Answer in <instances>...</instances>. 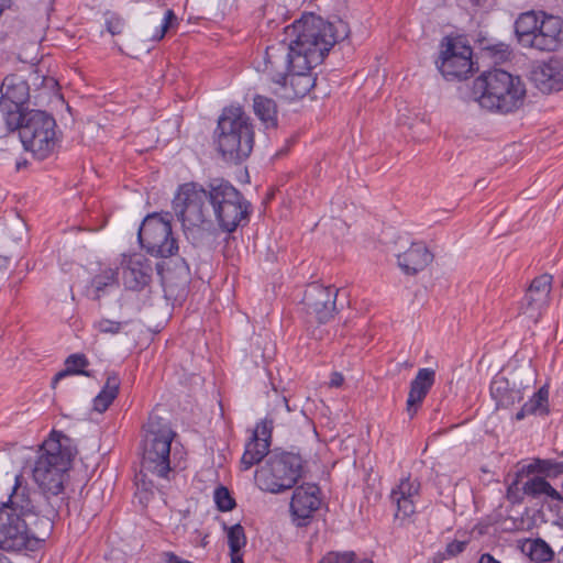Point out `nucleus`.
Wrapping results in <instances>:
<instances>
[{
    "mask_svg": "<svg viewBox=\"0 0 563 563\" xmlns=\"http://www.w3.org/2000/svg\"><path fill=\"white\" fill-rule=\"evenodd\" d=\"M114 400L113 395L100 391L93 399V409L98 412L106 411Z\"/></svg>",
    "mask_w": 563,
    "mask_h": 563,
    "instance_id": "a19ab883",
    "label": "nucleus"
},
{
    "mask_svg": "<svg viewBox=\"0 0 563 563\" xmlns=\"http://www.w3.org/2000/svg\"><path fill=\"white\" fill-rule=\"evenodd\" d=\"M26 519H22L18 507L10 503L0 505V549L8 552L26 550Z\"/></svg>",
    "mask_w": 563,
    "mask_h": 563,
    "instance_id": "ddd939ff",
    "label": "nucleus"
},
{
    "mask_svg": "<svg viewBox=\"0 0 563 563\" xmlns=\"http://www.w3.org/2000/svg\"><path fill=\"white\" fill-rule=\"evenodd\" d=\"M119 378L117 376L108 377L106 386L102 388V393H107V395H113V398L115 399L118 391H119Z\"/></svg>",
    "mask_w": 563,
    "mask_h": 563,
    "instance_id": "79ce46f5",
    "label": "nucleus"
},
{
    "mask_svg": "<svg viewBox=\"0 0 563 563\" xmlns=\"http://www.w3.org/2000/svg\"><path fill=\"white\" fill-rule=\"evenodd\" d=\"M274 422L272 419L265 418L256 423L255 429L252 431V438L263 443L272 442Z\"/></svg>",
    "mask_w": 563,
    "mask_h": 563,
    "instance_id": "e433bc0d",
    "label": "nucleus"
},
{
    "mask_svg": "<svg viewBox=\"0 0 563 563\" xmlns=\"http://www.w3.org/2000/svg\"><path fill=\"white\" fill-rule=\"evenodd\" d=\"M228 544L230 548V554H241L242 548L246 545L245 531L240 523H235L229 528Z\"/></svg>",
    "mask_w": 563,
    "mask_h": 563,
    "instance_id": "f704fd0d",
    "label": "nucleus"
},
{
    "mask_svg": "<svg viewBox=\"0 0 563 563\" xmlns=\"http://www.w3.org/2000/svg\"><path fill=\"white\" fill-rule=\"evenodd\" d=\"M521 551L536 563H547L554 558L553 550L541 538L527 539L521 545Z\"/></svg>",
    "mask_w": 563,
    "mask_h": 563,
    "instance_id": "2f4dec72",
    "label": "nucleus"
},
{
    "mask_svg": "<svg viewBox=\"0 0 563 563\" xmlns=\"http://www.w3.org/2000/svg\"><path fill=\"white\" fill-rule=\"evenodd\" d=\"M320 488L316 484H302L294 490L290 500L292 520L298 527L307 526L320 507Z\"/></svg>",
    "mask_w": 563,
    "mask_h": 563,
    "instance_id": "f3484780",
    "label": "nucleus"
},
{
    "mask_svg": "<svg viewBox=\"0 0 563 563\" xmlns=\"http://www.w3.org/2000/svg\"><path fill=\"white\" fill-rule=\"evenodd\" d=\"M104 18L106 30L111 35L114 36L123 33L125 21L121 15L114 12H106Z\"/></svg>",
    "mask_w": 563,
    "mask_h": 563,
    "instance_id": "58836bf2",
    "label": "nucleus"
},
{
    "mask_svg": "<svg viewBox=\"0 0 563 563\" xmlns=\"http://www.w3.org/2000/svg\"><path fill=\"white\" fill-rule=\"evenodd\" d=\"M206 201H209L208 187L203 188L196 183L181 185L173 200L174 211L181 221L184 232L194 244L201 243L212 227Z\"/></svg>",
    "mask_w": 563,
    "mask_h": 563,
    "instance_id": "0eeeda50",
    "label": "nucleus"
},
{
    "mask_svg": "<svg viewBox=\"0 0 563 563\" xmlns=\"http://www.w3.org/2000/svg\"><path fill=\"white\" fill-rule=\"evenodd\" d=\"M303 475V459L297 452L274 449L255 472L257 486L271 494H280L296 486Z\"/></svg>",
    "mask_w": 563,
    "mask_h": 563,
    "instance_id": "6e6552de",
    "label": "nucleus"
},
{
    "mask_svg": "<svg viewBox=\"0 0 563 563\" xmlns=\"http://www.w3.org/2000/svg\"><path fill=\"white\" fill-rule=\"evenodd\" d=\"M269 452V443H263L253 439L252 437L245 443L244 453L240 461V468L242 471H247L254 465L260 464L263 460L268 457Z\"/></svg>",
    "mask_w": 563,
    "mask_h": 563,
    "instance_id": "c85d7f7f",
    "label": "nucleus"
},
{
    "mask_svg": "<svg viewBox=\"0 0 563 563\" xmlns=\"http://www.w3.org/2000/svg\"><path fill=\"white\" fill-rule=\"evenodd\" d=\"M118 272L112 268H107L93 276L90 280L89 289H91V298L99 300L108 289L118 287Z\"/></svg>",
    "mask_w": 563,
    "mask_h": 563,
    "instance_id": "473e14b6",
    "label": "nucleus"
},
{
    "mask_svg": "<svg viewBox=\"0 0 563 563\" xmlns=\"http://www.w3.org/2000/svg\"><path fill=\"white\" fill-rule=\"evenodd\" d=\"M179 20L174 10L157 0L146 12L142 21V35L151 42L162 41L166 34L176 31Z\"/></svg>",
    "mask_w": 563,
    "mask_h": 563,
    "instance_id": "dca6fc26",
    "label": "nucleus"
},
{
    "mask_svg": "<svg viewBox=\"0 0 563 563\" xmlns=\"http://www.w3.org/2000/svg\"><path fill=\"white\" fill-rule=\"evenodd\" d=\"M478 563H500L490 553H483L478 560Z\"/></svg>",
    "mask_w": 563,
    "mask_h": 563,
    "instance_id": "49530a36",
    "label": "nucleus"
},
{
    "mask_svg": "<svg viewBox=\"0 0 563 563\" xmlns=\"http://www.w3.org/2000/svg\"><path fill=\"white\" fill-rule=\"evenodd\" d=\"M473 95L482 108L506 114L523 104L526 88L520 77L496 68L474 80Z\"/></svg>",
    "mask_w": 563,
    "mask_h": 563,
    "instance_id": "7ed1b4c3",
    "label": "nucleus"
},
{
    "mask_svg": "<svg viewBox=\"0 0 563 563\" xmlns=\"http://www.w3.org/2000/svg\"><path fill=\"white\" fill-rule=\"evenodd\" d=\"M475 4H478V1L477 0H473Z\"/></svg>",
    "mask_w": 563,
    "mask_h": 563,
    "instance_id": "4d7b16f0",
    "label": "nucleus"
},
{
    "mask_svg": "<svg viewBox=\"0 0 563 563\" xmlns=\"http://www.w3.org/2000/svg\"><path fill=\"white\" fill-rule=\"evenodd\" d=\"M128 323L129 321H114L101 318L93 323V328L100 333L115 335L119 334Z\"/></svg>",
    "mask_w": 563,
    "mask_h": 563,
    "instance_id": "c9c22d12",
    "label": "nucleus"
},
{
    "mask_svg": "<svg viewBox=\"0 0 563 563\" xmlns=\"http://www.w3.org/2000/svg\"><path fill=\"white\" fill-rule=\"evenodd\" d=\"M466 548V542L464 541H452L446 545V553L450 556H455L462 553Z\"/></svg>",
    "mask_w": 563,
    "mask_h": 563,
    "instance_id": "37998d69",
    "label": "nucleus"
},
{
    "mask_svg": "<svg viewBox=\"0 0 563 563\" xmlns=\"http://www.w3.org/2000/svg\"><path fill=\"white\" fill-rule=\"evenodd\" d=\"M231 563H243L242 554H230Z\"/></svg>",
    "mask_w": 563,
    "mask_h": 563,
    "instance_id": "09e8293b",
    "label": "nucleus"
},
{
    "mask_svg": "<svg viewBox=\"0 0 563 563\" xmlns=\"http://www.w3.org/2000/svg\"><path fill=\"white\" fill-rule=\"evenodd\" d=\"M563 553V548L561 549V551L559 552V554H562Z\"/></svg>",
    "mask_w": 563,
    "mask_h": 563,
    "instance_id": "13d9d810",
    "label": "nucleus"
},
{
    "mask_svg": "<svg viewBox=\"0 0 563 563\" xmlns=\"http://www.w3.org/2000/svg\"><path fill=\"white\" fill-rule=\"evenodd\" d=\"M420 483L411 479L409 476L402 478L400 483L390 493L391 501L397 506L395 518L397 520H406L415 514L416 507L413 497L419 494Z\"/></svg>",
    "mask_w": 563,
    "mask_h": 563,
    "instance_id": "412c9836",
    "label": "nucleus"
},
{
    "mask_svg": "<svg viewBox=\"0 0 563 563\" xmlns=\"http://www.w3.org/2000/svg\"><path fill=\"white\" fill-rule=\"evenodd\" d=\"M0 111L7 124L23 115V106L30 98V87L26 80L18 75L7 76L0 87Z\"/></svg>",
    "mask_w": 563,
    "mask_h": 563,
    "instance_id": "2eb2a0df",
    "label": "nucleus"
},
{
    "mask_svg": "<svg viewBox=\"0 0 563 563\" xmlns=\"http://www.w3.org/2000/svg\"><path fill=\"white\" fill-rule=\"evenodd\" d=\"M360 563H373V561H372V560H368V559H364V560H362Z\"/></svg>",
    "mask_w": 563,
    "mask_h": 563,
    "instance_id": "5fc2aeb1",
    "label": "nucleus"
},
{
    "mask_svg": "<svg viewBox=\"0 0 563 563\" xmlns=\"http://www.w3.org/2000/svg\"><path fill=\"white\" fill-rule=\"evenodd\" d=\"M433 261V254L423 242H413L397 255V264L406 275H416Z\"/></svg>",
    "mask_w": 563,
    "mask_h": 563,
    "instance_id": "b1692460",
    "label": "nucleus"
},
{
    "mask_svg": "<svg viewBox=\"0 0 563 563\" xmlns=\"http://www.w3.org/2000/svg\"><path fill=\"white\" fill-rule=\"evenodd\" d=\"M285 404H286L287 409L290 410L289 406H288V400L287 399H285Z\"/></svg>",
    "mask_w": 563,
    "mask_h": 563,
    "instance_id": "6e6d98bb",
    "label": "nucleus"
},
{
    "mask_svg": "<svg viewBox=\"0 0 563 563\" xmlns=\"http://www.w3.org/2000/svg\"><path fill=\"white\" fill-rule=\"evenodd\" d=\"M435 382V371L432 368H420L416 377L410 383V389L407 398L406 411L410 419H412L419 408L421 407L424 398L432 388Z\"/></svg>",
    "mask_w": 563,
    "mask_h": 563,
    "instance_id": "4be33fe9",
    "label": "nucleus"
},
{
    "mask_svg": "<svg viewBox=\"0 0 563 563\" xmlns=\"http://www.w3.org/2000/svg\"><path fill=\"white\" fill-rule=\"evenodd\" d=\"M542 11H527L521 13L515 22V33L522 47L533 48L539 25L541 24Z\"/></svg>",
    "mask_w": 563,
    "mask_h": 563,
    "instance_id": "cd10ccee",
    "label": "nucleus"
},
{
    "mask_svg": "<svg viewBox=\"0 0 563 563\" xmlns=\"http://www.w3.org/2000/svg\"><path fill=\"white\" fill-rule=\"evenodd\" d=\"M531 474H540L544 478H556L563 474V461H555L552 459H533L528 465H523L515 476V479L509 484L508 492L511 494L515 488L518 489V484L523 476Z\"/></svg>",
    "mask_w": 563,
    "mask_h": 563,
    "instance_id": "393cba45",
    "label": "nucleus"
},
{
    "mask_svg": "<svg viewBox=\"0 0 563 563\" xmlns=\"http://www.w3.org/2000/svg\"><path fill=\"white\" fill-rule=\"evenodd\" d=\"M254 137L253 121L241 107L223 109L214 131V143L225 162L240 164L249 158Z\"/></svg>",
    "mask_w": 563,
    "mask_h": 563,
    "instance_id": "39448f33",
    "label": "nucleus"
},
{
    "mask_svg": "<svg viewBox=\"0 0 563 563\" xmlns=\"http://www.w3.org/2000/svg\"><path fill=\"white\" fill-rule=\"evenodd\" d=\"M553 277L549 274H542L536 277L521 301V311L530 319L537 321L541 314V310L549 303L552 289Z\"/></svg>",
    "mask_w": 563,
    "mask_h": 563,
    "instance_id": "a211bd4d",
    "label": "nucleus"
},
{
    "mask_svg": "<svg viewBox=\"0 0 563 563\" xmlns=\"http://www.w3.org/2000/svg\"><path fill=\"white\" fill-rule=\"evenodd\" d=\"M533 475L534 476L532 477H529V475L523 476L518 484V489L515 488L511 494H509L507 490L508 499L520 501L522 496L518 495V493L521 492L522 495H527L533 498L545 495L553 500H563L561 494L554 487H552L551 484L542 475Z\"/></svg>",
    "mask_w": 563,
    "mask_h": 563,
    "instance_id": "5701e85b",
    "label": "nucleus"
},
{
    "mask_svg": "<svg viewBox=\"0 0 563 563\" xmlns=\"http://www.w3.org/2000/svg\"><path fill=\"white\" fill-rule=\"evenodd\" d=\"M214 501L221 511H230L235 507V500L224 486H220L214 490Z\"/></svg>",
    "mask_w": 563,
    "mask_h": 563,
    "instance_id": "4c0bfd02",
    "label": "nucleus"
},
{
    "mask_svg": "<svg viewBox=\"0 0 563 563\" xmlns=\"http://www.w3.org/2000/svg\"><path fill=\"white\" fill-rule=\"evenodd\" d=\"M489 390L497 408H509L523 399L521 388L510 384L505 376L496 375L490 383Z\"/></svg>",
    "mask_w": 563,
    "mask_h": 563,
    "instance_id": "bb28decb",
    "label": "nucleus"
},
{
    "mask_svg": "<svg viewBox=\"0 0 563 563\" xmlns=\"http://www.w3.org/2000/svg\"><path fill=\"white\" fill-rule=\"evenodd\" d=\"M36 492L25 484L22 474L14 477V486L10 494V503L18 507L22 519H26V536L29 551H36L51 536L54 520L58 517L65 504V497H54L53 500H41Z\"/></svg>",
    "mask_w": 563,
    "mask_h": 563,
    "instance_id": "f03ea898",
    "label": "nucleus"
},
{
    "mask_svg": "<svg viewBox=\"0 0 563 563\" xmlns=\"http://www.w3.org/2000/svg\"><path fill=\"white\" fill-rule=\"evenodd\" d=\"M355 553L346 552H329L318 563H355Z\"/></svg>",
    "mask_w": 563,
    "mask_h": 563,
    "instance_id": "ea45409f",
    "label": "nucleus"
},
{
    "mask_svg": "<svg viewBox=\"0 0 563 563\" xmlns=\"http://www.w3.org/2000/svg\"><path fill=\"white\" fill-rule=\"evenodd\" d=\"M0 563H12L11 560L4 554L0 553Z\"/></svg>",
    "mask_w": 563,
    "mask_h": 563,
    "instance_id": "603ef678",
    "label": "nucleus"
},
{
    "mask_svg": "<svg viewBox=\"0 0 563 563\" xmlns=\"http://www.w3.org/2000/svg\"><path fill=\"white\" fill-rule=\"evenodd\" d=\"M144 429L141 470L135 479L147 490L153 485L150 475L165 478L170 471V444L175 432L166 420L154 413L150 416Z\"/></svg>",
    "mask_w": 563,
    "mask_h": 563,
    "instance_id": "20e7f679",
    "label": "nucleus"
},
{
    "mask_svg": "<svg viewBox=\"0 0 563 563\" xmlns=\"http://www.w3.org/2000/svg\"><path fill=\"white\" fill-rule=\"evenodd\" d=\"M539 33L534 42V49L541 52H556L563 48V19L556 15L542 13Z\"/></svg>",
    "mask_w": 563,
    "mask_h": 563,
    "instance_id": "aec40b11",
    "label": "nucleus"
},
{
    "mask_svg": "<svg viewBox=\"0 0 563 563\" xmlns=\"http://www.w3.org/2000/svg\"><path fill=\"white\" fill-rule=\"evenodd\" d=\"M208 192L209 203L222 231L232 233L249 222L251 203L230 181L223 178L211 179Z\"/></svg>",
    "mask_w": 563,
    "mask_h": 563,
    "instance_id": "1a4fd4ad",
    "label": "nucleus"
},
{
    "mask_svg": "<svg viewBox=\"0 0 563 563\" xmlns=\"http://www.w3.org/2000/svg\"><path fill=\"white\" fill-rule=\"evenodd\" d=\"M437 68L448 80L468 78L474 71L473 49L461 37L445 36L440 44Z\"/></svg>",
    "mask_w": 563,
    "mask_h": 563,
    "instance_id": "f8f14e48",
    "label": "nucleus"
},
{
    "mask_svg": "<svg viewBox=\"0 0 563 563\" xmlns=\"http://www.w3.org/2000/svg\"><path fill=\"white\" fill-rule=\"evenodd\" d=\"M342 383H343V376L339 373H334L333 377L331 379V386L339 387L342 385Z\"/></svg>",
    "mask_w": 563,
    "mask_h": 563,
    "instance_id": "de8ad7c7",
    "label": "nucleus"
},
{
    "mask_svg": "<svg viewBox=\"0 0 563 563\" xmlns=\"http://www.w3.org/2000/svg\"><path fill=\"white\" fill-rule=\"evenodd\" d=\"M44 82L47 87H55L57 86V81L54 78H45Z\"/></svg>",
    "mask_w": 563,
    "mask_h": 563,
    "instance_id": "8fccbe9b",
    "label": "nucleus"
},
{
    "mask_svg": "<svg viewBox=\"0 0 563 563\" xmlns=\"http://www.w3.org/2000/svg\"><path fill=\"white\" fill-rule=\"evenodd\" d=\"M312 335L317 339H321V333H317L316 330L312 331Z\"/></svg>",
    "mask_w": 563,
    "mask_h": 563,
    "instance_id": "864d4df0",
    "label": "nucleus"
},
{
    "mask_svg": "<svg viewBox=\"0 0 563 563\" xmlns=\"http://www.w3.org/2000/svg\"><path fill=\"white\" fill-rule=\"evenodd\" d=\"M349 33L347 23L341 19L329 22L305 13L285 27L283 40L266 47L257 69L276 86L275 92L280 97L302 98L314 85L311 69Z\"/></svg>",
    "mask_w": 563,
    "mask_h": 563,
    "instance_id": "f257e3e1",
    "label": "nucleus"
},
{
    "mask_svg": "<svg viewBox=\"0 0 563 563\" xmlns=\"http://www.w3.org/2000/svg\"><path fill=\"white\" fill-rule=\"evenodd\" d=\"M10 130H19L21 142L26 151L42 161L53 154L56 146V121L42 110L25 111L20 118L9 121Z\"/></svg>",
    "mask_w": 563,
    "mask_h": 563,
    "instance_id": "9d476101",
    "label": "nucleus"
},
{
    "mask_svg": "<svg viewBox=\"0 0 563 563\" xmlns=\"http://www.w3.org/2000/svg\"><path fill=\"white\" fill-rule=\"evenodd\" d=\"M27 164V162L25 159H22V161H16L15 163V168L16 170H20L22 169L23 167H25Z\"/></svg>",
    "mask_w": 563,
    "mask_h": 563,
    "instance_id": "3c124183",
    "label": "nucleus"
},
{
    "mask_svg": "<svg viewBox=\"0 0 563 563\" xmlns=\"http://www.w3.org/2000/svg\"><path fill=\"white\" fill-rule=\"evenodd\" d=\"M253 109L256 117L267 129L277 126L278 110L275 100L256 95L253 99Z\"/></svg>",
    "mask_w": 563,
    "mask_h": 563,
    "instance_id": "7c9ffc66",
    "label": "nucleus"
},
{
    "mask_svg": "<svg viewBox=\"0 0 563 563\" xmlns=\"http://www.w3.org/2000/svg\"><path fill=\"white\" fill-rule=\"evenodd\" d=\"M153 268L148 260L135 257L123 269V283L128 289L142 290L152 280Z\"/></svg>",
    "mask_w": 563,
    "mask_h": 563,
    "instance_id": "a878e982",
    "label": "nucleus"
},
{
    "mask_svg": "<svg viewBox=\"0 0 563 563\" xmlns=\"http://www.w3.org/2000/svg\"><path fill=\"white\" fill-rule=\"evenodd\" d=\"M549 412V388L547 385L539 388L533 396L522 405L516 413V420H522L528 415H547Z\"/></svg>",
    "mask_w": 563,
    "mask_h": 563,
    "instance_id": "c756f323",
    "label": "nucleus"
},
{
    "mask_svg": "<svg viewBox=\"0 0 563 563\" xmlns=\"http://www.w3.org/2000/svg\"><path fill=\"white\" fill-rule=\"evenodd\" d=\"M53 432L46 440L33 468V477L41 492H36L41 500H53L54 497H64V484L67 471L70 467L71 457L67 449L55 438Z\"/></svg>",
    "mask_w": 563,
    "mask_h": 563,
    "instance_id": "423d86ee",
    "label": "nucleus"
},
{
    "mask_svg": "<svg viewBox=\"0 0 563 563\" xmlns=\"http://www.w3.org/2000/svg\"><path fill=\"white\" fill-rule=\"evenodd\" d=\"M89 365V361L87 356L82 353L70 354L65 360V368L58 372L53 378V386L60 380L62 378L68 375H85L90 376V374L85 371V368Z\"/></svg>",
    "mask_w": 563,
    "mask_h": 563,
    "instance_id": "72a5a7b5",
    "label": "nucleus"
},
{
    "mask_svg": "<svg viewBox=\"0 0 563 563\" xmlns=\"http://www.w3.org/2000/svg\"><path fill=\"white\" fill-rule=\"evenodd\" d=\"M169 213H152L140 225L137 238L141 246L152 256L167 258L178 252Z\"/></svg>",
    "mask_w": 563,
    "mask_h": 563,
    "instance_id": "9b49d317",
    "label": "nucleus"
},
{
    "mask_svg": "<svg viewBox=\"0 0 563 563\" xmlns=\"http://www.w3.org/2000/svg\"><path fill=\"white\" fill-rule=\"evenodd\" d=\"M531 80L543 93L561 91L563 89V58L550 57L531 71Z\"/></svg>",
    "mask_w": 563,
    "mask_h": 563,
    "instance_id": "6ab92c4d",
    "label": "nucleus"
},
{
    "mask_svg": "<svg viewBox=\"0 0 563 563\" xmlns=\"http://www.w3.org/2000/svg\"><path fill=\"white\" fill-rule=\"evenodd\" d=\"M336 296L338 289L335 287L312 283L305 290L302 303L308 316L318 323L323 324L329 322L334 316Z\"/></svg>",
    "mask_w": 563,
    "mask_h": 563,
    "instance_id": "4468645a",
    "label": "nucleus"
},
{
    "mask_svg": "<svg viewBox=\"0 0 563 563\" xmlns=\"http://www.w3.org/2000/svg\"><path fill=\"white\" fill-rule=\"evenodd\" d=\"M162 555L165 563H191L190 561L181 559L170 551L164 552Z\"/></svg>",
    "mask_w": 563,
    "mask_h": 563,
    "instance_id": "a18cd8bd",
    "label": "nucleus"
},
{
    "mask_svg": "<svg viewBox=\"0 0 563 563\" xmlns=\"http://www.w3.org/2000/svg\"><path fill=\"white\" fill-rule=\"evenodd\" d=\"M487 49L492 52V55L494 57H496L497 59H500V60L505 59L509 53L508 46L505 44H499V45L489 47Z\"/></svg>",
    "mask_w": 563,
    "mask_h": 563,
    "instance_id": "c03bdc74",
    "label": "nucleus"
}]
</instances>
